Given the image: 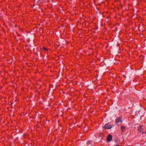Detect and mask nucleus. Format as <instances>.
Returning <instances> with one entry per match:
<instances>
[{"instance_id":"3","label":"nucleus","mask_w":146,"mask_h":146,"mask_svg":"<svg viewBox=\"0 0 146 146\" xmlns=\"http://www.w3.org/2000/svg\"><path fill=\"white\" fill-rule=\"evenodd\" d=\"M112 136L111 135L109 134L107 137V141L108 142H110L112 139Z\"/></svg>"},{"instance_id":"2","label":"nucleus","mask_w":146,"mask_h":146,"mask_svg":"<svg viewBox=\"0 0 146 146\" xmlns=\"http://www.w3.org/2000/svg\"><path fill=\"white\" fill-rule=\"evenodd\" d=\"M143 125H141L140 126L139 128L138 129L139 131L140 132H142V134H143L144 133V128H143L142 127H143Z\"/></svg>"},{"instance_id":"4","label":"nucleus","mask_w":146,"mask_h":146,"mask_svg":"<svg viewBox=\"0 0 146 146\" xmlns=\"http://www.w3.org/2000/svg\"><path fill=\"white\" fill-rule=\"evenodd\" d=\"M122 118L121 117H119V118H117L115 119V123H116V124H118L119 122L121 123L122 121H121Z\"/></svg>"},{"instance_id":"7","label":"nucleus","mask_w":146,"mask_h":146,"mask_svg":"<svg viewBox=\"0 0 146 146\" xmlns=\"http://www.w3.org/2000/svg\"><path fill=\"white\" fill-rule=\"evenodd\" d=\"M43 48L44 50H46V47H44V46L43 47Z\"/></svg>"},{"instance_id":"11","label":"nucleus","mask_w":146,"mask_h":146,"mask_svg":"<svg viewBox=\"0 0 146 146\" xmlns=\"http://www.w3.org/2000/svg\"><path fill=\"white\" fill-rule=\"evenodd\" d=\"M49 56V55H48L47 56Z\"/></svg>"},{"instance_id":"5","label":"nucleus","mask_w":146,"mask_h":146,"mask_svg":"<svg viewBox=\"0 0 146 146\" xmlns=\"http://www.w3.org/2000/svg\"><path fill=\"white\" fill-rule=\"evenodd\" d=\"M126 127L125 126H121V129L123 132H124L125 131V129Z\"/></svg>"},{"instance_id":"8","label":"nucleus","mask_w":146,"mask_h":146,"mask_svg":"<svg viewBox=\"0 0 146 146\" xmlns=\"http://www.w3.org/2000/svg\"><path fill=\"white\" fill-rule=\"evenodd\" d=\"M50 2L49 0H48V1H47V2Z\"/></svg>"},{"instance_id":"10","label":"nucleus","mask_w":146,"mask_h":146,"mask_svg":"<svg viewBox=\"0 0 146 146\" xmlns=\"http://www.w3.org/2000/svg\"><path fill=\"white\" fill-rule=\"evenodd\" d=\"M48 45H49V44H49V43H48Z\"/></svg>"},{"instance_id":"6","label":"nucleus","mask_w":146,"mask_h":146,"mask_svg":"<svg viewBox=\"0 0 146 146\" xmlns=\"http://www.w3.org/2000/svg\"><path fill=\"white\" fill-rule=\"evenodd\" d=\"M46 52L48 50H49L50 51V49L47 48H46Z\"/></svg>"},{"instance_id":"9","label":"nucleus","mask_w":146,"mask_h":146,"mask_svg":"<svg viewBox=\"0 0 146 146\" xmlns=\"http://www.w3.org/2000/svg\"><path fill=\"white\" fill-rule=\"evenodd\" d=\"M46 109H48V108H46Z\"/></svg>"},{"instance_id":"1","label":"nucleus","mask_w":146,"mask_h":146,"mask_svg":"<svg viewBox=\"0 0 146 146\" xmlns=\"http://www.w3.org/2000/svg\"><path fill=\"white\" fill-rule=\"evenodd\" d=\"M112 127V126L111 125H109L108 123H107L106 124L105 126L103 127V128L106 129H111Z\"/></svg>"}]
</instances>
